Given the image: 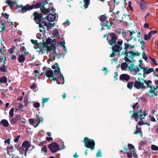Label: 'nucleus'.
I'll use <instances>...</instances> for the list:
<instances>
[{
    "label": "nucleus",
    "instance_id": "1",
    "mask_svg": "<svg viewBox=\"0 0 158 158\" xmlns=\"http://www.w3.org/2000/svg\"><path fill=\"white\" fill-rule=\"evenodd\" d=\"M54 69L53 73L52 70H48L46 72V76L49 78L52 77L54 80H56L58 84H63L64 83V78L61 73L60 69L57 64L52 66Z\"/></svg>",
    "mask_w": 158,
    "mask_h": 158
},
{
    "label": "nucleus",
    "instance_id": "2",
    "mask_svg": "<svg viewBox=\"0 0 158 158\" xmlns=\"http://www.w3.org/2000/svg\"><path fill=\"white\" fill-rule=\"evenodd\" d=\"M34 15L35 16V21L36 23L39 24L40 31L42 32L43 35H45L46 33H49V31H51L52 27L53 26L54 24H48L44 21L41 22L43 19V17L41 16V15H38L37 12H34Z\"/></svg>",
    "mask_w": 158,
    "mask_h": 158
},
{
    "label": "nucleus",
    "instance_id": "3",
    "mask_svg": "<svg viewBox=\"0 0 158 158\" xmlns=\"http://www.w3.org/2000/svg\"><path fill=\"white\" fill-rule=\"evenodd\" d=\"M147 115V114L145 112L142 111V110H141L136 113H134L133 115H131V118H134L135 120L137 121L138 120V117H139L140 118V121L139 122L138 124L140 125H142L145 124V121H144L143 119L144 118L145 116Z\"/></svg>",
    "mask_w": 158,
    "mask_h": 158
},
{
    "label": "nucleus",
    "instance_id": "4",
    "mask_svg": "<svg viewBox=\"0 0 158 158\" xmlns=\"http://www.w3.org/2000/svg\"><path fill=\"white\" fill-rule=\"evenodd\" d=\"M46 2H45L44 1H43L42 4H41L40 2H38L35 4L32 5L31 6H30L29 4H27L26 6L23 7L22 5H21L19 6V7H22L21 12L22 13H23L26 12L28 10H31L35 8H37L40 7L41 6H43L45 4V3Z\"/></svg>",
    "mask_w": 158,
    "mask_h": 158
},
{
    "label": "nucleus",
    "instance_id": "5",
    "mask_svg": "<svg viewBox=\"0 0 158 158\" xmlns=\"http://www.w3.org/2000/svg\"><path fill=\"white\" fill-rule=\"evenodd\" d=\"M84 142L85 143V146L86 148H90L91 150L94 149L95 143L93 139L86 137L84 138Z\"/></svg>",
    "mask_w": 158,
    "mask_h": 158
},
{
    "label": "nucleus",
    "instance_id": "6",
    "mask_svg": "<svg viewBox=\"0 0 158 158\" xmlns=\"http://www.w3.org/2000/svg\"><path fill=\"white\" fill-rule=\"evenodd\" d=\"M144 79L138 78L137 80H135L134 86L137 89H144L145 88L144 84Z\"/></svg>",
    "mask_w": 158,
    "mask_h": 158
},
{
    "label": "nucleus",
    "instance_id": "7",
    "mask_svg": "<svg viewBox=\"0 0 158 158\" xmlns=\"http://www.w3.org/2000/svg\"><path fill=\"white\" fill-rule=\"evenodd\" d=\"M110 37H107V40L108 44L111 45L115 44L118 39L117 35L114 33H112L110 35Z\"/></svg>",
    "mask_w": 158,
    "mask_h": 158
},
{
    "label": "nucleus",
    "instance_id": "8",
    "mask_svg": "<svg viewBox=\"0 0 158 158\" xmlns=\"http://www.w3.org/2000/svg\"><path fill=\"white\" fill-rule=\"evenodd\" d=\"M122 54L126 55V56L124 57V59L126 62L127 63L131 62L134 56V55H135V54L133 52H125L123 53L122 52Z\"/></svg>",
    "mask_w": 158,
    "mask_h": 158
},
{
    "label": "nucleus",
    "instance_id": "9",
    "mask_svg": "<svg viewBox=\"0 0 158 158\" xmlns=\"http://www.w3.org/2000/svg\"><path fill=\"white\" fill-rule=\"evenodd\" d=\"M36 116H38V118L37 119L34 120L32 118H30L29 119L30 123L32 125L34 126L35 127H36L39 124L40 121H42L43 120V118L40 120L39 118V116L36 115Z\"/></svg>",
    "mask_w": 158,
    "mask_h": 158
},
{
    "label": "nucleus",
    "instance_id": "10",
    "mask_svg": "<svg viewBox=\"0 0 158 158\" xmlns=\"http://www.w3.org/2000/svg\"><path fill=\"white\" fill-rule=\"evenodd\" d=\"M49 148L52 152H55L59 149L58 144L55 143H52L49 146Z\"/></svg>",
    "mask_w": 158,
    "mask_h": 158
},
{
    "label": "nucleus",
    "instance_id": "11",
    "mask_svg": "<svg viewBox=\"0 0 158 158\" xmlns=\"http://www.w3.org/2000/svg\"><path fill=\"white\" fill-rule=\"evenodd\" d=\"M139 67L136 65H134L133 63H131L129 64V69L130 71H134L135 72H138L140 69Z\"/></svg>",
    "mask_w": 158,
    "mask_h": 158
},
{
    "label": "nucleus",
    "instance_id": "12",
    "mask_svg": "<svg viewBox=\"0 0 158 158\" xmlns=\"http://www.w3.org/2000/svg\"><path fill=\"white\" fill-rule=\"evenodd\" d=\"M58 15L55 13V14H49L47 16V20L50 22H52L57 19Z\"/></svg>",
    "mask_w": 158,
    "mask_h": 158
},
{
    "label": "nucleus",
    "instance_id": "13",
    "mask_svg": "<svg viewBox=\"0 0 158 158\" xmlns=\"http://www.w3.org/2000/svg\"><path fill=\"white\" fill-rule=\"evenodd\" d=\"M130 76L127 74H123L121 75L120 76V80L123 82H127L129 79Z\"/></svg>",
    "mask_w": 158,
    "mask_h": 158
},
{
    "label": "nucleus",
    "instance_id": "14",
    "mask_svg": "<svg viewBox=\"0 0 158 158\" xmlns=\"http://www.w3.org/2000/svg\"><path fill=\"white\" fill-rule=\"evenodd\" d=\"M56 48L54 45L52 46L51 47L48 48L47 50V53L49 54H52L55 55L56 53Z\"/></svg>",
    "mask_w": 158,
    "mask_h": 158
},
{
    "label": "nucleus",
    "instance_id": "15",
    "mask_svg": "<svg viewBox=\"0 0 158 158\" xmlns=\"http://www.w3.org/2000/svg\"><path fill=\"white\" fill-rule=\"evenodd\" d=\"M139 67H140L141 69H143V74H148L154 71L153 69L152 68H149L148 69L147 68L142 67L140 65H139Z\"/></svg>",
    "mask_w": 158,
    "mask_h": 158
},
{
    "label": "nucleus",
    "instance_id": "16",
    "mask_svg": "<svg viewBox=\"0 0 158 158\" xmlns=\"http://www.w3.org/2000/svg\"><path fill=\"white\" fill-rule=\"evenodd\" d=\"M156 88H151L149 91V95L150 97H153L157 95V91H156Z\"/></svg>",
    "mask_w": 158,
    "mask_h": 158
},
{
    "label": "nucleus",
    "instance_id": "17",
    "mask_svg": "<svg viewBox=\"0 0 158 158\" xmlns=\"http://www.w3.org/2000/svg\"><path fill=\"white\" fill-rule=\"evenodd\" d=\"M112 50L113 52H119L122 49V46L116 45L115 46L112 47Z\"/></svg>",
    "mask_w": 158,
    "mask_h": 158
},
{
    "label": "nucleus",
    "instance_id": "18",
    "mask_svg": "<svg viewBox=\"0 0 158 158\" xmlns=\"http://www.w3.org/2000/svg\"><path fill=\"white\" fill-rule=\"evenodd\" d=\"M99 19L102 22H106V23H103V26H108L109 25V22L108 21H106V18L104 15L101 16L100 17Z\"/></svg>",
    "mask_w": 158,
    "mask_h": 158
},
{
    "label": "nucleus",
    "instance_id": "19",
    "mask_svg": "<svg viewBox=\"0 0 158 158\" xmlns=\"http://www.w3.org/2000/svg\"><path fill=\"white\" fill-rule=\"evenodd\" d=\"M129 64L126 62H123L121 64V68L122 70L124 71H129Z\"/></svg>",
    "mask_w": 158,
    "mask_h": 158
},
{
    "label": "nucleus",
    "instance_id": "20",
    "mask_svg": "<svg viewBox=\"0 0 158 158\" xmlns=\"http://www.w3.org/2000/svg\"><path fill=\"white\" fill-rule=\"evenodd\" d=\"M126 153L127 154V157L128 158H132V156L135 157L136 156L135 152L134 150L127 152Z\"/></svg>",
    "mask_w": 158,
    "mask_h": 158
},
{
    "label": "nucleus",
    "instance_id": "21",
    "mask_svg": "<svg viewBox=\"0 0 158 158\" xmlns=\"http://www.w3.org/2000/svg\"><path fill=\"white\" fill-rule=\"evenodd\" d=\"M22 146L25 148V150H28L31 147V144L28 141H25L23 143Z\"/></svg>",
    "mask_w": 158,
    "mask_h": 158
},
{
    "label": "nucleus",
    "instance_id": "22",
    "mask_svg": "<svg viewBox=\"0 0 158 158\" xmlns=\"http://www.w3.org/2000/svg\"><path fill=\"white\" fill-rule=\"evenodd\" d=\"M18 61L21 63H23L25 60V56L23 54L19 55H18Z\"/></svg>",
    "mask_w": 158,
    "mask_h": 158
},
{
    "label": "nucleus",
    "instance_id": "23",
    "mask_svg": "<svg viewBox=\"0 0 158 158\" xmlns=\"http://www.w3.org/2000/svg\"><path fill=\"white\" fill-rule=\"evenodd\" d=\"M139 5L142 10H143L146 9L147 6V4L143 1L141 0Z\"/></svg>",
    "mask_w": 158,
    "mask_h": 158
},
{
    "label": "nucleus",
    "instance_id": "24",
    "mask_svg": "<svg viewBox=\"0 0 158 158\" xmlns=\"http://www.w3.org/2000/svg\"><path fill=\"white\" fill-rule=\"evenodd\" d=\"M129 31L130 32V38L129 39H128L126 36L125 38V39L127 41L130 40L132 38H134L135 37V35L136 33V32L134 31Z\"/></svg>",
    "mask_w": 158,
    "mask_h": 158
},
{
    "label": "nucleus",
    "instance_id": "25",
    "mask_svg": "<svg viewBox=\"0 0 158 158\" xmlns=\"http://www.w3.org/2000/svg\"><path fill=\"white\" fill-rule=\"evenodd\" d=\"M2 124L5 127H7L9 125L8 121L6 119H2L0 122V125Z\"/></svg>",
    "mask_w": 158,
    "mask_h": 158
},
{
    "label": "nucleus",
    "instance_id": "26",
    "mask_svg": "<svg viewBox=\"0 0 158 158\" xmlns=\"http://www.w3.org/2000/svg\"><path fill=\"white\" fill-rule=\"evenodd\" d=\"M124 49L125 50H127L129 48H130L131 49H132L134 48V45H132L131 44H129L128 43H125L124 44Z\"/></svg>",
    "mask_w": 158,
    "mask_h": 158
},
{
    "label": "nucleus",
    "instance_id": "27",
    "mask_svg": "<svg viewBox=\"0 0 158 158\" xmlns=\"http://www.w3.org/2000/svg\"><path fill=\"white\" fill-rule=\"evenodd\" d=\"M144 83L146 84L147 87L152 88V82L151 81L144 80Z\"/></svg>",
    "mask_w": 158,
    "mask_h": 158
},
{
    "label": "nucleus",
    "instance_id": "28",
    "mask_svg": "<svg viewBox=\"0 0 158 158\" xmlns=\"http://www.w3.org/2000/svg\"><path fill=\"white\" fill-rule=\"evenodd\" d=\"M60 44L61 45H63L62 47L63 48L64 50V52H63V54L64 55H65V54L67 52V50L65 46L64 45L65 44L64 42H60Z\"/></svg>",
    "mask_w": 158,
    "mask_h": 158
},
{
    "label": "nucleus",
    "instance_id": "29",
    "mask_svg": "<svg viewBox=\"0 0 158 158\" xmlns=\"http://www.w3.org/2000/svg\"><path fill=\"white\" fill-rule=\"evenodd\" d=\"M7 82V79L6 77L3 76L1 77L0 78V84L2 83H6Z\"/></svg>",
    "mask_w": 158,
    "mask_h": 158
},
{
    "label": "nucleus",
    "instance_id": "30",
    "mask_svg": "<svg viewBox=\"0 0 158 158\" xmlns=\"http://www.w3.org/2000/svg\"><path fill=\"white\" fill-rule=\"evenodd\" d=\"M134 134H139L142 135V133L141 132V129L138 127V125H137L136 126V130Z\"/></svg>",
    "mask_w": 158,
    "mask_h": 158
},
{
    "label": "nucleus",
    "instance_id": "31",
    "mask_svg": "<svg viewBox=\"0 0 158 158\" xmlns=\"http://www.w3.org/2000/svg\"><path fill=\"white\" fill-rule=\"evenodd\" d=\"M14 109L13 108H11L9 112V116L10 118H11L14 115Z\"/></svg>",
    "mask_w": 158,
    "mask_h": 158
},
{
    "label": "nucleus",
    "instance_id": "32",
    "mask_svg": "<svg viewBox=\"0 0 158 158\" xmlns=\"http://www.w3.org/2000/svg\"><path fill=\"white\" fill-rule=\"evenodd\" d=\"M84 6H85V9H86L87 7V6L89 4L90 2L89 0H84Z\"/></svg>",
    "mask_w": 158,
    "mask_h": 158
},
{
    "label": "nucleus",
    "instance_id": "33",
    "mask_svg": "<svg viewBox=\"0 0 158 158\" xmlns=\"http://www.w3.org/2000/svg\"><path fill=\"white\" fill-rule=\"evenodd\" d=\"M133 83L132 82H129L127 83V87L130 89H132L133 86Z\"/></svg>",
    "mask_w": 158,
    "mask_h": 158
},
{
    "label": "nucleus",
    "instance_id": "34",
    "mask_svg": "<svg viewBox=\"0 0 158 158\" xmlns=\"http://www.w3.org/2000/svg\"><path fill=\"white\" fill-rule=\"evenodd\" d=\"M53 34L55 36H57L59 35V32L57 29H55L53 31Z\"/></svg>",
    "mask_w": 158,
    "mask_h": 158
},
{
    "label": "nucleus",
    "instance_id": "35",
    "mask_svg": "<svg viewBox=\"0 0 158 158\" xmlns=\"http://www.w3.org/2000/svg\"><path fill=\"white\" fill-rule=\"evenodd\" d=\"M2 27H0V32H3V31L5 29V27L6 26L5 24L4 23H2Z\"/></svg>",
    "mask_w": 158,
    "mask_h": 158
},
{
    "label": "nucleus",
    "instance_id": "36",
    "mask_svg": "<svg viewBox=\"0 0 158 158\" xmlns=\"http://www.w3.org/2000/svg\"><path fill=\"white\" fill-rule=\"evenodd\" d=\"M6 2L9 6L10 7H11V5H13L14 4V2H11L10 0H7Z\"/></svg>",
    "mask_w": 158,
    "mask_h": 158
},
{
    "label": "nucleus",
    "instance_id": "37",
    "mask_svg": "<svg viewBox=\"0 0 158 158\" xmlns=\"http://www.w3.org/2000/svg\"><path fill=\"white\" fill-rule=\"evenodd\" d=\"M47 152V147L45 146L42 148L41 152L42 153H46Z\"/></svg>",
    "mask_w": 158,
    "mask_h": 158
},
{
    "label": "nucleus",
    "instance_id": "38",
    "mask_svg": "<svg viewBox=\"0 0 158 158\" xmlns=\"http://www.w3.org/2000/svg\"><path fill=\"white\" fill-rule=\"evenodd\" d=\"M142 55L143 56V58L145 60L147 61L148 60V58L146 56L144 52H143L142 53Z\"/></svg>",
    "mask_w": 158,
    "mask_h": 158
},
{
    "label": "nucleus",
    "instance_id": "39",
    "mask_svg": "<svg viewBox=\"0 0 158 158\" xmlns=\"http://www.w3.org/2000/svg\"><path fill=\"white\" fill-rule=\"evenodd\" d=\"M151 148L153 150H158V147L154 145H153L152 146Z\"/></svg>",
    "mask_w": 158,
    "mask_h": 158
},
{
    "label": "nucleus",
    "instance_id": "40",
    "mask_svg": "<svg viewBox=\"0 0 158 158\" xmlns=\"http://www.w3.org/2000/svg\"><path fill=\"white\" fill-rule=\"evenodd\" d=\"M102 156V153L101 149L98 150L96 156L97 157H101Z\"/></svg>",
    "mask_w": 158,
    "mask_h": 158
},
{
    "label": "nucleus",
    "instance_id": "41",
    "mask_svg": "<svg viewBox=\"0 0 158 158\" xmlns=\"http://www.w3.org/2000/svg\"><path fill=\"white\" fill-rule=\"evenodd\" d=\"M11 123L15 124L17 123V120L16 119H15V118H13L11 119Z\"/></svg>",
    "mask_w": 158,
    "mask_h": 158
},
{
    "label": "nucleus",
    "instance_id": "42",
    "mask_svg": "<svg viewBox=\"0 0 158 158\" xmlns=\"http://www.w3.org/2000/svg\"><path fill=\"white\" fill-rule=\"evenodd\" d=\"M44 10H43L42 9H41V12L43 13H48L49 12V10L48 9H45L44 8Z\"/></svg>",
    "mask_w": 158,
    "mask_h": 158
},
{
    "label": "nucleus",
    "instance_id": "43",
    "mask_svg": "<svg viewBox=\"0 0 158 158\" xmlns=\"http://www.w3.org/2000/svg\"><path fill=\"white\" fill-rule=\"evenodd\" d=\"M40 106V103L38 102H35L33 104V106L35 108H37L39 107Z\"/></svg>",
    "mask_w": 158,
    "mask_h": 158
},
{
    "label": "nucleus",
    "instance_id": "44",
    "mask_svg": "<svg viewBox=\"0 0 158 158\" xmlns=\"http://www.w3.org/2000/svg\"><path fill=\"white\" fill-rule=\"evenodd\" d=\"M49 98H43L42 99V103L44 104L46 102H47L49 100Z\"/></svg>",
    "mask_w": 158,
    "mask_h": 158
},
{
    "label": "nucleus",
    "instance_id": "45",
    "mask_svg": "<svg viewBox=\"0 0 158 158\" xmlns=\"http://www.w3.org/2000/svg\"><path fill=\"white\" fill-rule=\"evenodd\" d=\"M2 16H4V17L6 18L7 19H8L9 15L7 13H2Z\"/></svg>",
    "mask_w": 158,
    "mask_h": 158
},
{
    "label": "nucleus",
    "instance_id": "46",
    "mask_svg": "<svg viewBox=\"0 0 158 158\" xmlns=\"http://www.w3.org/2000/svg\"><path fill=\"white\" fill-rule=\"evenodd\" d=\"M46 42L48 44H50L51 43V39L50 38L47 39L46 40Z\"/></svg>",
    "mask_w": 158,
    "mask_h": 158
},
{
    "label": "nucleus",
    "instance_id": "47",
    "mask_svg": "<svg viewBox=\"0 0 158 158\" xmlns=\"http://www.w3.org/2000/svg\"><path fill=\"white\" fill-rule=\"evenodd\" d=\"M149 117H150L151 120L153 122H155L156 121V119L155 118L152 116L149 115Z\"/></svg>",
    "mask_w": 158,
    "mask_h": 158
},
{
    "label": "nucleus",
    "instance_id": "48",
    "mask_svg": "<svg viewBox=\"0 0 158 158\" xmlns=\"http://www.w3.org/2000/svg\"><path fill=\"white\" fill-rule=\"evenodd\" d=\"M144 39L146 40H148L150 39V38L148 36V34L147 35L146 34L144 35Z\"/></svg>",
    "mask_w": 158,
    "mask_h": 158
},
{
    "label": "nucleus",
    "instance_id": "49",
    "mask_svg": "<svg viewBox=\"0 0 158 158\" xmlns=\"http://www.w3.org/2000/svg\"><path fill=\"white\" fill-rule=\"evenodd\" d=\"M70 24V23L68 20H66V22L64 23V25L65 26V27H66L67 26L69 25Z\"/></svg>",
    "mask_w": 158,
    "mask_h": 158
},
{
    "label": "nucleus",
    "instance_id": "50",
    "mask_svg": "<svg viewBox=\"0 0 158 158\" xmlns=\"http://www.w3.org/2000/svg\"><path fill=\"white\" fill-rule=\"evenodd\" d=\"M119 13L120 12L119 11H117L116 13H114V15L115 16L116 18H118L119 17Z\"/></svg>",
    "mask_w": 158,
    "mask_h": 158
},
{
    "label": "nucleus",
    "instance_id": "51",
    "mask_svg": "<svg viewBox=\"0 0 158 158\" xmlns=\"http://www.w3.org/2000/svg\"><path fill=\"white\" fill-rule=\"evenodd\" d=\"M128 148L131 149H133L134 148V146L132 144H128Z\"/></svg>",
    "mask_w": 158,
    "mask_h": 158
},
{
    "label": "nucleus",
    "instance_id": "52",
    "mask_svg": "<svg viewBox=\"0 0 158 158\" xmlns=\"http://www.w3.org/2000/svg\"><path fill=\"white\" fill-rule=\"evenodd\" d=\"M150 58H151V60L152 61V63H153V64H155V65H157V62H156V60H154V59L152 58L151 57Z\"/></svg>",
    "mask_w": 158,
    "mask_h": 158
},
{
    "label": "nucleus",
    "instance_id": "53",
    "mask_svg": "<svg viewBox=\"0 0 158 158\" xmlns=\"http://www.w3.org/2000/svg\"><path fill=\"white\" fill-rule=\"evenodd\" d=\"M157 31L156 30H152L151 31H150L149 32L152 35H153L156 33H157Z\"/></svg>",
    "mask_w": 158,
    "mask_h": 158
},
{
    "label": "nucleus",
    "instance_id": "54",
    "mask_svg": "<svg viewBox=\"0 0 158 158\" xmlns=\"http://www.w3.org/2000/svg\"><path fill=\"white\" fill-rule=\"evenodd\" d=\"M26 120L24 118H20V122L23 123V124H25L26 122Z\"/></svg>",
    "mask_w": 158,
    "mask_h": 158
},
{
    "label": "nucleus",
    "instance_id": "55",
    "mask_svg": "<svg viewBox=\"0 0 158 158\" xmlns=\"http://www.w3.org/2000/svg\"><path fill=\"white\" fill-rule=\"evenodd\" d=\"M20 137V135H19L17 136L14 140V141L15 143L18 142Z\"/></svg>",
    "mask_w": 158,
    "mask_h": 158
},
{
    "label": "nucleus",
    "instance_id": "56",
    "mask_svg": "<svg viewBox=\"0 0 158 158\" xmlns=\"http://www.w3.org/2000/svg\"><path fill=\"white\" fill-rule=\"evenodd\" d=\"M13 48H10L8 50V52L10 53V54H12L13 53Z\"/></svg>",
    "mask_w": 158,
    "mask_h": 158
},
{
    "label": "nucleus",
    "instance_id": "57",
    "mask_svg": "<svg viewBox=\"0 0 158 158\" xmlns=\"http://www.w3.org/2000/svg\"><path fill=\"white\" fill-rule=\"evenodd\" d=\"M0 71L2 72H4L6 71L5 68L4 66L0 67Z\"/></svg>",
    "mask_w": 158,
    "mask_h": 158
},
{
    "label": "nucleus",
    "instance_id": "58",
    "mask_svg": "<svg viewBox=\"0 0 158 158\" xmlns=\"http://www.w3.org/2000/svg\"><path fill=\"white\" fill-rule=\"evenodd\" d=\"M118 76V73L117 72H115L114 73V77L115 79V80H117V76Z\"/></svg>",
    "mask_w": 158,
    "mask_h": 158
},
{
    "label": "nucleus",
    "instance_id": "59",
    "mask_svg": "<svg viewBox=\"0 0 158 158\" xmlns=\"http://www.w3.org/2000/svg\"><path fill=\"white\" fill-rule=\"evenodd\" d=\"M117 44L119 45L118 46H122V45L123 44V41L121 40L120 41H118Z\"/></svg>",
    "mask_w": 158,
    "mask_h": 158
},
{
    "label": "nucleus",
    "instance_id": "60",
    "mask_svg": "<svg viewBox=\"0 0 158 158\" xmlns=\"http://www.w3.org/2000/svg\"><path fill=\"white\" fill-rule=\"evenodd\" d=\"M140 43L141 44V46L143 47L144 46V41L142 40H140Z\"/></svg>",
    "mask_w": 158,
    "mask_h": 158
},
{
    "label": "nucleus",
    "instance_id": "61",
    "mask_svg": "<svg viewBox=\"0 0 158 158\" xmlns=\"http://www.w3.org/2000/svg\"><path fill=\"white\" fill-rule=\"evenodd\" d=\"M36 88V85L35 84H33L31 86V89H35Z\"/></svg>",
    "mask_w": 158,
    "mask_h": 158
},
{
    "label": "nucleus",
    "instance_id": "62",
    "mask_svg": "<svg viewBox=\"0 0 158 158\" xmlns=\"http://www.w3.org/2000/svg\"><path fill=\"white\" fill-rule=\"evenodd\" d=\"M31 41L32 42V43L34 44H36L37 43V40H31Z\"/></svg>",
    "mask_w": 158,
    "mask_h": 158
},
{
    "label": "nucleus",
    "instance_id": "63",
    "mask_svg": "<svg viewBox=\"0 0 158 158\" xmlns=\"http://www.w3.org/2000/svg\"><path fill=\"white\" fill-rule=\"evenodd\" d=\"M144 27L146 28H149V24L148 23H145L144 25Z\"/></svg>",
    "mask_w": 158,
    "mask_h": 158
},
{
    "label": "nucleus",
    "instance_id": "64",
    "mask_svg": "<svg viewBox=\"0 0 158 158\" xmlns=\"http://www.w3.org/2000/svg\"><path fill=\"white\" fill-rule=\"evenodd\" d=\"M16 57L14 55H12L11 57V59L12 60H16Z\"/></svg>",
    "mask_w": 158,
    "mask_h": 158
}]
</instances>
